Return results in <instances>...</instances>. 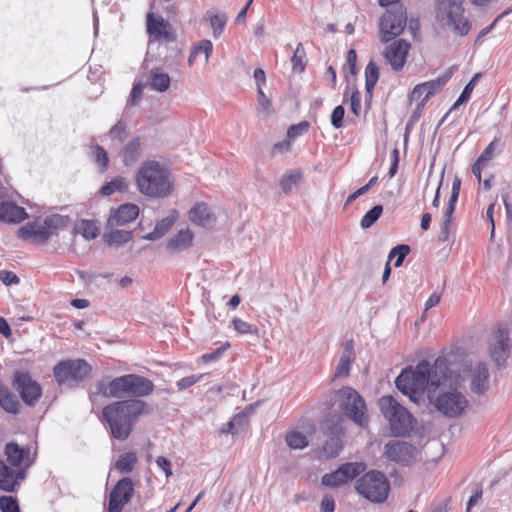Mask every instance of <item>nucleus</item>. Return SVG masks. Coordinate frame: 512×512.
<instances>
[{"mask_svg": "<svg viewBox=\"0 0 512 512\" xmlns=\"http://www.w3.org/2000/svg\"><path fill=\"white\" fill-rule=\"evenodd\" d=\"M155 385L148 378L138 374H125L116 377L105 385L99 382L97 390L104 396L122 399L114 401L102 409L101 420L107 423L113 438L125 441L137 420L150 412L149 405L139 399L153 393Z\"/></svg>", "mask_w": 512, "mask_h": 512, "instance_id": "1", "label": "nucleus"}, {"mask_svg": "<svg viewBox=\"0 0 512 512\" xmlns=\"http://www.w3.org/2000/svg\"><path fill=\"white\" fill-rule=\"evenodd\" d=\"M446 358L438 357L431 366L428 361L419 362L415 368L404 369L396 378V387L412 401L417 402L428 386L437 388L449 379Z\"/></svg>", "mask_w": 512, "mask_h": 512, "instance_id": "2", "label": "nucleus"}, {"mask_svg": "<svg viewBox=\"0 0 512 512\" xmlns=\"http://www.w3.org/2000/svg\"><path fill=\"white\" fill-rule=\"evenodd\" d=\"M135 182L139 192L151 198L167 197L173 189L168 169L154 160L141 164L136 172Z\"/></svg>", "mask_w": 512, "mask_h": 512, "instance_id": "3", "label": "nucleus"}, {"mask_svg": "<svg viewBox=\"0 0 512 512\" xmlns=\"http://www.w3.org/2000/svg\"><path fill=\"white\" fill-rule=\"evenodd\" d=\"M381 413L389 421L390 429L395 436H406L414 427V417L392 396H383L378 400Z\"/></svg>", "mask_w": 512, "mask_h": 512, "instance_id": "4", "label": "nucleus"}, {"mask_svg": "<svg viewBox=\"0 0 512 512\" xmlns=\"http://www.w3.org/2000/svg\"><path fill=\"white\" fill-rule=\"evenodd\" d=\"M355 490L366 500L372 503H383L390 493V482L384 473L370 470L355 482Z\"/></svg>", "mask_w": 512, "mask_h": 512, "instance_id": "5", "label": "nucleus"}, {"mask_svg": "<svg viewBox=\"0 0 512 512\" xmlns=\"http://www.w3.org/2000/svg\"><path fill=\"white\" fill-rule=\"evenodd\" d=\"M336 402L342 413L362 428L368 426L366 404L361 395L351 387H343L336 392Z\"/></svg>", "mask_w": 512, "mask_h": 512, "instance_id": "6", "label": "nucleus"}, {"mask_svg": "<svg viewBox=\"0 0 512 512\" xmlns=\"http://www.w3.org/2000/svg\"><path fill=\"white\" fill-rule=\"evenodd\" d=\"M407 24V12L403 5L393 6L385 11L379 20V40L381 43L396 39Z\"/></svg>", "mask_w": 512, "mask_h": 512, "instance_id": "7", "label": "nucleus"}, {"mask_svg": "<svg viewBox=\"0 0 512 512\" xmlns=\"http://www.w3.org/2000/svg\"><path fill=\"white\" fill-rule=\"evenodd\" d=\"M487 345L491 360L497 367H504L511 353V339L508 326L506 324H498L490 333Z\"/></svg>", "mask_w": 512, "mask_h": 512, "instance_id": "8", "label": "nucleus"}, {"mask_svg": "<svg viewBox=\"0 0 512 512\" xmlns=\"http://www.w3.org/2000/svg\"><path fill=\"white\" fill-rule=\"evenodd\" d=\"M92 367L82 359L64 360L53 368V375L58 385L80 382L90 377Z\"/></svg>", "mask_w": 512, "mask_h": 512, "instance_id": "9", "label": "nucleus"}, {"mask_svg": "<svg viewBox=\"0 0 512 512\" xmlns=\"http://www.w3.org/2000/svg\"><path fill=\"white\" fill-rule=\"evenodd\" d=\"M430 401L437 411L449 418L461 416L469 404L466 396L456 389L443 391L433 399L430 397Z\"/></svg>", "mask_w": 512, "mask_h": 512, "instance_id": "10", "label": "nucleus"}, {"mask_svg": "<svg viewBox=\"0 0 512 512\" xmlns=\"http://www.w3.org/2000/svg\"><path fill=\"white\" fill-rule=\"evenodd\" d=\"M12 386L19 393L22 401L28 406L35 405L42 396L41 385L27 371H15L12 378Z\"/></svg>", "mask_w": 512, "mask_h": 512, "instance_id": "11", "label": "nucleus"}, {"mask_svg": "<svg viewBox=\"0 0 512 512\" xmlns=\"http://www.w3.org/2000/svg\"><path fill=\"white\" fill-rule=\"evenodd\" d=\"M411 49L409 41L399 38L388 42L381 55L392 71L401 72L408 61Z\"/></svg>", "mask_w": 512, "mask_h": 512, "instance_id": "12", "label": "nucleus"}, {"mask_svg": "<svg viewBox=\"0 0 512 512\" xmlns=\"http://www.w3.org/2000/svg\"><path fill=\"white\" fill-rule=\"evenodd\" d=\"M134 494V484L131 478L120 479L109 494L108 512H122Z\"/></svg>", "mask_w": 512, "mask_h": 512, "instance_id": "13", "label": "nucleus"}, {"mask_svg": "<svg viewBox=\"0 0 512 512\" xmlns=\"http://www.w3.org/2000/svg\"><path fill=\"white\" fill-rule=\"evenodd\" d=\"M463 379L470 383V389L473 393L484 394L489 387V371L485 362L479 361L465 369Z\"/></svg>", "mask_w": 512, "mask_h": 512, "instance_id": "14", "label": "nucleus"}, {"mask_svg": "<svg viewBox=\"0 0 512 512\" xmlns=\"http://www.w3.org/2000/svg\"><path fill=\"white\" fill-rule=\"evenodd\" d=\"M4 454L7 462L18 471H25L33 464L34 457L31 456L30 447H20L15 442L5 445Z\"/></svg>", "mask_w": 512, "mask_h": 512, "instance_id": "15", "label": "nucleus"}, {"mask_svg": "<svg viewBox=\"0 0 512 512\" xmlns=\"http://www.w3.org/2000/svg\"><path fill=\"white\" fill-rule=\"evenodd\" d=\"M147 33L157 41L171 42L175 40L174 32L168 21L150 12L146 20Z\"/></svg>", "mask_w": 512, "mask_h": 512, "instance_id": "16", "label": "nucleus"}, {"mask_svg": "<svg viewBox=\"0 0 512 512\" xmlns=\"http://www.w3.org/2000/svg\"><path fill=\"white\" fill-rule=\"evenodd\" d=\"M414 451L412 445L403 441L392 440L385 445L384 455L390 461L408 464L414 457Z\"/></svg>", "mask_w": 512, "mask_h": 512, "instance_id": "17", "label": "nucleus"}, {"mask_svg": "<svg viewBox=\"0 0 512 512\" xmlns=\"http://www.w3.org/2000/svg\"><path fill=\"white\" fill-rule=\"evenodd\" d=\"M139 216V207L133 203H124L111 211L107 227L114 228L133 222Z\"/></svg>", "mask_w": 512, "mask_h": 512, "instance_id": "18", "label": "nucleus"}, {"mask_svg": "<svg viewBox=\"0 0 512 512\" xmlns=\"http://www.w3.org/2000/svg\"><path fill=\"white\" fill-rule=\"evenodd\" d=\"M17 235L23 240H31L37 244H44L51 236L50 225L46 220L44 224L28 223L18 229Z\"/></svg>", "mask_w": 512, "mask_h": 512, "instance_id": "19", "label": "nucleus"}, {"mask_svg": "<svg viewBox=\"0 0 512 512\" xmlns=\"http://www.w3.org/2000/svg\"><path fill=\"white\" fill-rule=\"evenodd\" d=\"M445 82L444 78L439 77L435 80L417 84L412 90L411 100L421 99L419 107H424L429 99L442 89Z\"/></svg>", "mask_w": 512, "mask_h": 512, "instance_id": "20", "label": "nucleus"}, {"mask_svg": "<svg viewBox=\"0 0 512 512\" xmlns=\"http://www.w3.org/2000/svg\"><path fill=\"white\" fill-rule=\"evenodd\" d=\"M25 477L23 471L9 467L0 460V489L7 492H14L18 489L20 481Z\"/></svg>", "mask_w": 512, "mask_h": 512, "instance_id": "21", "label": "nucleus"}, {"mask_svg": "<svg viewBox=\"0 0 512 512\" xmlns=\"http://www.w3.org/2000/svg\"><path fill=\"white\" fill-rule=\"evenodd\" d=\"M449 25L461 36H465L471 29V24L464 16V9L461 4L452 3L447 12Z\"/></svg>", "mask_w": 512, "mask_h": 512, "instance_id": "22", "label": "nucleus"}, {"mask_svg": "<svg viewBox=\"0 0 512 512\" xmlns=\"http://www.w3.org/2000/svg\"><path fill=\"white\" fill-rule=\"evenodd\" d=\"M190 221L196 226L207 228L215 222V215L204 202L196 203L188 212Z\"/></svg>", "mask_w": 512, "mask_h": 512, "instance_id": "23", "label": "nucleus"}, {"mask_svg": "<svg viewBox=\"0 0 512 512\" xmlns=\"http://www.w3.org/2000/svg\"><path fill=\"white\" fill-rule=\"evenodd\" d=\"M500 143V137H495L473 164L472 172L479 182L481 181V172L487 166L488 162L493 159L495 151L499 147Z\"/></svg>", "mask_w": 512, "mask_h": 512, "instance_id": "24", "label": "nucleus"}, {"mask_svg": "<svg viewBox=\"0 0 512 512\" xmlns=\"http://www.w3.org/2000/svg\"><path fill=\"white\" fill-rule=\"evenodd\" d=\"M194 234L189 228L180 230L167 242L166 248L171 253H177L190 248L193 244Z\"/></svg>", "mask_w": 512, "mask_h": 512, "instance_id": "25", "label": "nucleus"}, {"mask_svg": "<svg viewBox=\"0 0 512 512\" xmlns=\"http://www.w3.org/2000/svg\"><path fill=\"white\" fill-rule=\"evenodd\" d=\"M142 154L141 140L139 137L130 139L120 150L119 156L126 166L135 164Z\"/></svg>", "mask_w": 512, "mask_h": 512, "instance_id": "26", "label": "nucleus"}, {"mask_svg": "<svg viewBox=\"0 0 512 512\" xmlns=\"http://www.w3.org/2000/svg\"><path fill=\"white\" fill-rule=\"evenodd\" d=\"M0 407L10 414H18L21 409L20 401L10 388L0 381Z\"/></svg>", "mask_w": 512, "mask_h": 512, "instance_id": "27", "label": "nucleus"}, {"mask_svg": "<svg viewBox=\"0 0 512 512\" xmlns=\"http://www.w3.org/2000/svg\"><path fill=\"white\" fill-rule=\"evenodd\" d=\"M355 359L353 341H348L344 345L342 355L336 367L334 378H345L349 375L351 364Z\"/></svg>", "mask_w": 512, "mask_h": 512, "instance_id": "28", "label": "nucleus"}, {"mask_svg": "<svg viewBox=\"0 0 512 512\" xmlns=\"http://www.w3.org/2000/svg\"><path fill=\"white\" fill-rule=\"evenodd\" d=\"M27 217L24 208L11 202H0V221L20 223Z\"/></svg>", "mask_w": 512, "mask_h": 512, "instance_id": "29", "label": "nucleus"}, {"mask_svg": "<svg viewBox=\"0 0 512 512\" xmlns=\"http://www.w3.org/2000/svg\"><path fill=\"white\" fill-rule=\"evenodd\" d=\"M178 219V211L172 210L171 213L162 219L161 221L157 222L155 225V228L152 232L148 233L146 236H144L147 240H156L165 235L171 227L174 225L176 220Z\"/></svg>", "mask_w": 512, "mask_h": 512, "instance_id": "30", "label": "nucleus"}, {"mask_svg": "<svg viewBox=\"0 0 512 512\" xmlns=\"http://www.w3.org/2000/svg\"><path fill=\"white\" fill-rule=\"evenodd\" d=\"M149 86L152 90L157 92H165L170 86V77L167 73L163 72L160 68H153L149 72Z\"/></svg>", "mask_w": 512, "mask_h": 512, "instance_id": "31", "label": "nucleus"}, {"mask_svg": "<svg viewBox=\"0 0 512 512\" xmlns=\"http://www.w3.org/2000/svg\"><path fill=\"white\" fill-rule=\"evenodd\" d=\"M76 234H80L86 240L95 239L99 234L100 230L94 220H80L74 226Z\"/></svg>", "mask_w": 512, "mask_h": 512, "instance_id": "32", "label": "nucleus"}, {"mask_svg": "<svg viewBox=\"0 0 512 512\" xmlns=\"http://www.w3.org/2000/svg\"><path fill=\"white\" fill-rule=\"evenodd\" d=\"M132 238L133 236L131 231L117 230L113 228L110 231L106 230L103 235L104 241L110 246L123 245L131 241Z\"/></svg>", "mask_w": 512, "mask_h": 512, "instance_id": "33", "label": "nucleus"}, {"mask_svg": "<svg viewBox=\"0 0 512 512\" xmlns=\"http://www.w3.org/2000/svg\"><path fill=\"white\" fill-rule=\"evenodd\" d=\"M367 469V465L364 462H349L342 464L339 467L341 475H343V478L348 483L361 475Z\"/></svg>", "mask_w": 512, "mask_h": 512, "instance_id": "34", "label": "nucleus"}, {"mask_svg": "<svg viewBox=\"0 0 512 512\" xmlns=\"http://www.w3.org/2000/svg\"><path fill=\"white\" fill-rule=\"evenodd\" d=\"M138 463V457L134 452H126L118 458L115 462V469L122 474L131 473L136 464Z\"/></svg>", "mask_w": 512, "mask_h": 512, "instance_id": "35", "label": "nucleus"}, {"mask_svg": "<svg viewBox=\"0 0 512 512\" xmlns=\"http://www.w3.org/2000/svg\"><path fill=\"white\" fill-rule=\"evenodd\" d=\"M129 188V182L125 177L117 176L110 182H107L100 189V193L104 196H110L115 192L124 193Z\"/></svg>", "mask_w": 512, "mask_h": 512, "instance_id": "36", "label": "nucleus"}, {"mask_svg": "<svg viewBox=\"0 0 512 512\" xmlns=\"http://www.w3.org/2000/svg\"><path fill=\"white\" fill-rule=\"evenodd\" d=\"M292 69L296 73L304 72L307 65V55L303 44H297L296 49L291 57Z\"/></svg>", "mask_w": 512, "mask_h": 512, "instance_id": "37", "label": "nucleus"}, {"mask_svg": "<svg viewBox=\"0 0 512 512\" xmlns=\"http://www.w3.org/2000/svg\"><path fill=\"white\" fill-rule=\"evenodd\" d=\"M213 50V45L210 40H201L197 45L194 46L188 58L189 65H193L194 61L200 54H204L205 62L208 61Z\"/></svg>", "mask_w": 512, "mask_h": 512, "instance_id": "38", "label": "nucleus"}, {"mask_svg": "<svg viewBox=\"0 0 512 512\" xmlns=\"http://www.w3.org/2000/svg\"><path fill=\"white\" fill-rule=\"evenodd\" d=\"M285 441L291 449H304L308 446L307 436L298 430H291L286 434Z\"/></svg>", "mask_w": 512, "mask_h": 512, "instance_id": "39", "label": "nucleus"}, {"mask_svg": "<svg viewBox=\"0 0 512 512\" xmlns=\"http://www.w3.org/2000/svg\"><path fill=\"white\" fill-rule=\"evenodd\" d=\"M302 178V172L300 170H289L287 171L280 180V187L284 193H289L293 186L296 185Z\"/></svg>", "mask_w": 512, "mask_h": 512, "instance_id": "40", "label": "nucleus"}, {"mask_svg": "<svg viewBox=\"0 0 512 512\" xmlns=\"http://www.w3.org/2000/svg\"><path fill=\"white\" fill-rule=\"evenodd\" d=\"M379 79V68L375 62L370 61L365 67V88L371 93Z\"/></svg>", "mask_w": 512, "mask_h": 512, "instance_id": "41", "label": "nucleus"}, {"mask_svg": "<svg viewBox=\"0 0 512 512\" xmlns=\"http://www.w3.org/2000/svg\"><path fill=\"white\" fill-rule=\"evenodd\" d=\"M383 213L382 205H375L369 211L365 213L360 221V225L363 229H368L373 226Z\"/></svg>", "mask_w": 512, "mask_h": 512, "instance_id": "42", "label": "nucleus"}, {"mask_svg": "<svg viewBox=\"0 0 512 512\" xmlns=\"http://www.w3.org/2000/svg\"><path fill=\"white\" fill-rule=\"evenodd\" d=\"M207 17H208L210 25L213 29L214 37H216V38L219 37L220 34L223 32L226 22H227L226 14H224V13L212 14V13L208 12Z\"/></svg>", "mask_w": 512, "mask_h": 512, "instance_id": "43", "label": "nucleus"}, {"mask_svg": "<svg viewBox=\"0 0 512 512\" xmlns=\"http://www.w3.org/2000/svg\"><path fill=\"white\" fill-rule=\"evenodd\" d=\"M342 450V442L339 437H331L322 448V453L326 458H335Z\"/></svg>", "mask_w": 512, "mask_h": 512, "instance_id": "44", "label": "nucleus"}, {"mask_svg": "<svg viewBox=\"0 0 512 512\" xmlns=\"http://www.w3.org/2000/svg\"><path fill=\"white\" fill-rule=\"evenodd\" d=\"M346 483L347 482L343 478V475H341L339 468L331 473L325 474L322 477V484L327 487H340Z\"/></svg>", "mask_w": 512, "mask_h": 512, "instance_id": "45", "label": "nucleus"}, {"mask_svg": "<svg viewBox=\"0 0 512 512\" xmlns=\"http://www.w3.org/2000/svg\"><path fill=\"white\" fill-rule=\"evenodd\" d=\"M233 327L239 334H253L258 335L259 329L256 325L248 323L240 318H234Z\"/></svg>", "mask_w": 512, "mask_h": 512, "instance_id": "46", "label": "nucleus"}, {"mask_svg": "<svg viewBox=\"0 0 512 512\" xmlns=\"http://www.w3.org/2000/svg\"><path fill=\"white\" fill-rule=\"evenodd\" d=\"M410 252V247L408 245H398L396 247H394L390 253H389V260L396 257V261H395V266L396 267H399L402 265L405 257L408 255V253Z\"/></svg>", "mask_w": 512, "mask_h": 512, "instance_id": "47", "label": "nucleus"}, {"mask_svg": "<svg viewBox=\"0 0 512 512\" xmlns=\"http://www.w3.org/2000/svg\"><path fill=\"white\" fill-rule=\"evenodd\" d=\"M0 509L2 512H20L17 499L13 496H1Z\"/></svg>", "mask_w": 512, "mask_h": 512, "instance_id": "48", "label": "nucleus"}, {"mask_svg": "<svg viewBox=\"0 0 512 512\" xmlns=\"http://www.w3.org/2000/svg\"><path fill=\"white\" fill-rule=\"evenodd\" d=\"M93 154L96 163L100 166L101 170H105L108 166V154L106 150L99 145L93 147Z\"/></svg>", "mask_w": 512, "mask_h": 512, "instance_id": "49", "label": "nucleus"}, {"mask_svg": "<svg viewBox=\"0 0 512 512\" xmlns=\"http://www.w3.org/2000/svg\"><path fill=\"white\" fill-rule=\"evenodd\" d=\"M310 128V123L308 121H301L298 124L292 125L288 128L287 138L295 139L296 137L306 133Z\"/></svg>", "mask_w": 512, "mask_h": 512, "instance_id": "50", "label": "nucleus"}, {"mask_svg": "<svg viewBox=\"0 0 512 512\" xmlns=\"http://www.w3.org/2000/svg\"><path fill=\"white\" fill-rule=\"evenodd\" d=\"M454 210H455V207L447 205L445 212L442 216L441 233L444 235V240L447 239L448 232H449V226L451 224L452 215L454 213Z\"/></svg>", "mask_w": 512, "mask_h": 512, "instance_id": "51", "label": "nucleus"}, {"mask_svg": "<svg viewBox=\"0 0 512 512\" xmlns=\"http://www.w3.org/2000/svg\"><path fill=\"white\" fill-rule=\"evenodd\" d=\"M345 110L344 107L339 105L336 106L331 115V124L334 128L340 129L343 127Z\"/></svg>", "mask_w": 512, "mask_h": 512, "instance_id": "52", "label": "nucleus"}, {"mask_svg": "<svg viewBox=\"0 0 512 512\" xmlns=\"http://www.w3.org/2000/svg\"><path fill=\"white\" fill-rule=\"evenodd\" d=\"M351 112L358 117L361 111V94L358 90H353L350 96Z\"/></svg>", "mask_w": 512, "mask_h": 512, "instance_id": "53", "label": "nucleus"}, {"mask_svg": "<svg viewBox=\"0 0 512 512\" xmlns=\"http://www.w3.org/2000/svg\"><path fill=\"white\" fill-rule=\"evenodd\" d=\"M144 88H145V85L141 82L134 84L132 91H131L130 100H129V103L131 106L137 105L138 102L141 100V98L143 96Z\"/></svg>", "mask_w": 512, "mask_h": 512, "instance_id": "54", "label": "nucleus"}, {"mask_svg": "<svg viewBox=\"0 0 512 512\" xmlns=\"http://www.w3.org/2000/svg\"><path fill=\"white\" fill-rule=\"evenodd\" d=\"M230 347V344L229 342H226L223 346L217 348L215 351L211 352V353H206V354H203L202 355V360L205 362V363H209V362H212V361H216L218 360L221 355L223 354V352Z\"/></svg>", "mask_w": 512, "mask_h": 512, "instance_id": "55", "label": "nucleus"}, {"mask_svg": "<svg viewBox=\"0 0 512 512\" xmlns=\"http://www.w3.org/2000/svg\"><path fill=\"white\" fill-rule=\"evenodd\" d=\"M202 377H203V375L186 376V377H183L182 379H180L179 381H177L176 385L179 390H184V389H187V388L193 386L194 384H196Z\"/></svg>", "mask_w": 512, "mask_h": 512, "instance_id": "56", "label": "nucleus"}, {"mask_svg": "<svg viewBox=\"0 0 512 512\" xmlns=\"http://www.w3.org/2000/svg\"><path fill=\"white\" fill-rule=\"evenodd\" d=\"M475 87V83H474V79H472L470 82H468V84L464 87L461 95L459 96V98L456 100V102L454 103L453 107L452 108H456L458 105H460L461 103L467 101L470 96H471V93L473 91Z\"/></svg>", "mask_w": 512, "mask_h": 512, "instance_id": "57", "label": "nucleus"}, {"mask_svg": "<svg viewBox=\"0 0 512 512\" xmlns=\"http://www.w3.org/2000/svg\"><path fill=\"white\" fill-rule=\"evenodd\" d=\"M126 133V125L119 121L116 123L110 130H109V136L112 139H116L119 141H122L124 134Z\"/></svg>", "mask_w": 512, "mask_h": 512, "instance_id": "58", "label": "nucleus"}, {"mask_svg": "<svg viewBox=\"0 0 512 512\" xmlns=\"http://www.w3.org/2000/svg\"><path fill=\"white\" fill-rule=\"evenodd\" d=\"M258 105L261 110L269 113L272 109L271 101L266 96L262 88L257 89Z\"/></svg>", "mask_w": 512, "mask_h": 512, "instance_id": "59", "label": "nucleus"}, {"mask_svg": "<svg viewBox=\"0 0 512 512\" xmlns=\"http://www.w3.org/2000/svg\"><path fill=\"white\" fill-rule=\"evenodd\" d=\"M0 280L5 285H13L19 283V277L12 271L8 270H1L0 271Z\"/></svg>", "mask_w": 512, "mask_h": 512, "instance_id": "60", "label": "nucleus"}, {"mask_svg": "<svg viewBox=\"0 0 512 512\" xmlns=\"http://www.w3.org/2000/svg\"><path fill=\"white\" fill-rule=\"evenodd\" d=\"M335 510V500L331 495L323 496L320 504L321 512H334Z\"/></svg>", "mask_w": 512, "mask_h": 512, "instance_id": "61", "label": "nucleus"}, {"mask_svg": "<svg viewBox=\"0 0 512 512\" xmlns=\"http://www.w3.org/2000/svg\"><path fill=\"white\" fill-rule=\"evenodd\" d=\"M156 464L164 471L166 477H170L172 475L171 462L166 457L158 456L156 459Z\"/></svg>", "mask_w": 512, "mask_h": 512, "instance_id": "62", "label": "nucleus"}, {"mask_svg": "<svg viewBox=\"0 0 512 512\" xmlns=\"http://www.w3.org/2000/svg\"><path fill=\"white\" fill-rule=\"evenodd\" d=\"M356 62V51L354 49H350L347 53L346 64L349 66L351 74H355L356 72Z\"/></svg>", "mask_w": 512, "mask_h": 512, "instance_id": "63", "label": "nucleus"}, {"mask_svg": "<svg viewBox=\"0 0 512 512\" xmlns=\"http://www.w3.org/2000/svg\"><path fill=\"white\" fill-rule=\"evenodd\" d=\"M253 76H254V79H255V82H256V85H257V89L262 88V86L266 82V75H265L264 70L261 69V68H256L254 70Z\"/></svg>", "mask_w": 512, "mask_h": 512, "instance_id": "64", "label": "nucleus"}]
</instances>
